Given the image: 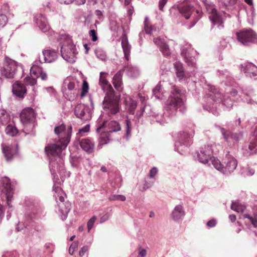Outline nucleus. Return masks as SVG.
<instances>
[{"instance_id":"obj_54","label":"nucleus","mask_w":257,"mask_h":257,"mask_svg":"<svg viewBox=\"0 0 257 257\" xmlns=\"http://www.w3.org/2000/svg\"><path fill=\"white\" fill-rule=\"evenodd\" d=\"M126 125V135L128 136L130 134L131 131V122L129 120H125Z\"/></svg>"},{"instance_id":"obj_14","label":"nucleus","mask_w":257,"mask_h":257,"mask_svg":"<svg viewBox=\"0 0 257 257\" xmlns=\"http://www.w3.org/2000/svg\"><path fill=\"white\" fill-rule=\"evenodd\" d=\"M209 13V18L212 24V27L216 26L219 29L223 28V19L221 16L217 13L213 6H210L207 8Z\"/></svg>"},{"instance_id":"obj_43","label":"nucleus","mask_w":257,"mask_h":257,"mask_svg":"<svg viewBox=\"0 0 257 257\" xmlns=\"http://www.w3.org/2000/svg\"><path fill=\"white\" fill-rule=\"evenodd\" d=\"M88 84L86 81H83L82 88V91L81 93V95L82 96H84L87 92L88 90Z\"/></svg>"},{"instance_id":"obj_45","label":"nucleus","mask_w":257,"mask_h":257,"mask_svg":"<svg viewBox=\"0 0 257 257\" xmlns=\"http://www.w3.org/2000/svg\"><path fill=\"white\" fill-rule=\"evenodd\" d=\"M78 242L74 241L70 245L69 248V253L72 255L75 250V249L78 247Z\"/></svg>"},{"instance_id":"obj_48","label":"nucleus","mask_w":257,"mask_h":257,"mask_svg":"<svg viewBox=\"0 0 257 257\" xmlns=\"http://www.w3.org/2000/svg\"><path fill=\"white\" fill-rule=\"evenodd\" d=\"M89 34L90 37L91 38V40L93 42H95L97 40L98 38L96 32L95 30L92 29L89 31Z\"/></svg>"},{"instance_id":"obj_28","label":"nucleus","mask_w":257,"mask_h":257,"mask_svg":"<svg viewBox=\"0 0 257 257\" xmlns=\"http://www.w3.org/2000/svg\"><path fill=\"white\" fill-rule=\"evenodd\" d=\"M242 93L244 95L243 99L248 104L251 105H255L256 101L254 100V92L251 88L245 89L242 90Z\"/></svg>"},{"instance_id":"obj_22","label":"nucleus","mask_w":257,"mask_h":257,"mask_svg":"<svg viewBox=\"0 0 257 257\" xmlns=\"http://www.w3.org/2000/svg\"><path fill=\"white\" fill-rule=\"evenodd\" d=\"M81 148L88 153H91L93 152L95 144L91 139H82L80 141Z\"/></svg>"},{"instance_id":"obj_13","label":"nucleus","mask_w":257,"mask_h":257,"mask_svg":"<svg viewBox=\"0 0 257 257\" xmlns=\"http://www.w3.org/2000/svg\"><path fill=\"white\" fill-rule=\"evenodd\" d=\"M17 69L16 62L11 59H6L1 68V73L6 78H13Z\"/></svg>"},{"instance_id":"obj_36","label":"nucleus","mask_w":257,"mask_h":257,"mask_svg":"<svg viewBox=\"0 0 257 257\" xmlns=\"http://www.w3.org/2000/svg\"><path fill=\"white\" fill-rule=\"evenodd\" d=\"M167 104L172 106L175 109H177V97L175 94L173 93L172 95L170 96L167 101Z\"/></svg>"},{"instance_id":"obj_6","label":"nucleus","mask_w":257,"mask_h":257,"mask_svg":"<svg viewBox=\"0 0 257 257\" xmlns=\"http://www.w3.org/2000/svg\"><path fill=\"white\" fill-rule=\"evenodd\" d=\"M66 147L64 146V144L62 142H59L56 144H48L45 148V151L47 156L50 160V164L55 168V163L52 160V158H56V160H58L60 163L63 164V159L61 157V152L63 150H64ZM58 168V166H56V169L59 170L60 168Z\"/></svg>"},{"instance_id":"obj_3","label":"nucleus","mask_w":257,"mask_h":257,"mask_svg":"<svg viewBox=\"0 0 257 257\" xmlns=\"http://www.w3.org/2000/svg\"><path fill=\"white\" fill-rule=\"evenodd\" d=\"M211 163L218 171L225 175H229L236 168L237 161L236 159L227 152L224 157L222 162L215 157L211 158Z\"/></svg>"},{"instance_id":"obj_27","label":"nucleus","mask_w":257,"mask_h":257,"mask_svg":"<svg viewBox=\"0 0 257 257\" xmlns=\"http://www.w3.org/2000/svg\"><path fill=\"white\" fill-rule=\"evenodd\" d=\"M154 43L159 48L160 51L164 55L168 56L170 55V51L168 45L166 43L163 39L157 38L154 39Z\"/></svg>"},{"instance_id":"obj_31","label":"nucleus","mask_w":257,"mask_h":257,"mask_svg":"<svg viewBox=\"0 0 257 257\" xmlns=\"http://www.w3.org/2000/svg\"><path fill=\"white\" fill-rule=\"evenodd\" d=\"M178 9L180 14V17H183L186 20H188L190 18L191 14L194 11L193 7L189 5H184L179 8L178 7Z\"/></svg>"},{"instance_id":"obj_10","label":"nucleus","mask_w":257,"mask_h":257,"mask_svg":"<svg viewBox=\"0 0 257 257\" xmlns=\"http://www.w3.org/2000/svg\"><path fill=\"white\" fill-rule=\"evenodd\" d=\"M194 133L193 125L191 124L190 126L185 128L184 131L180 133L179 136H178V144L179 143L180 146H184L185 148H187L192 143V139ZM178 148H179L178 145ZM178 151L179 148H178Z\"/></svg>"},{"instance_id":"obj_23","label":"nucleus","mask_w":257,"mask_h":257,"mask_svg":"<svg viewBox=\"0 0 257 257\" xmlns=\"http://www.w3.org/2000/svg\"><path fill=\"white\" fill-rule=\"evenodd\" d=\"M36 23L39 28L43 32H47L50 30V27L47 19L42 14H39L36 17Z\"/></svg>"},{"instance_id":"obj_53","label":"nucleus","mask_w":257,"mask_h":257,"mask_svg":"<svg viewBox=\"0 0 257 257\" xmlns=\"http://www.w3.org/2000/svg\"><path fill=\"white\" fill-rule=\"evenodd\" d=\"M229 38H226L223 39L220 41V45L222 48H225L227 47Z\"/></svg>"},{"instance_id":"obj_1","label":"nucleus","mask_w":257,"mask_h":257,"mask_svg":"<svg viewBox=\"0 0 257 257\" xmlns=\"http://www.w3.org/2000/svg\"><path fill=\"white\" fill-rule=\"evenodd\" d=\"M208 91L204 95L203 107L204 109L218 115V112L215 109L217 105L220 103L227 108H230L233 105V101L228 94L223 95L219 90L213 86L208 85Z\"/></svg>"},{"instance_id":"obj_41","label":"nucleus","mask_w":257,"mask_h":257,"mask_svg":"<svg viewBox=\"0 0 257 257\" xmlns=\"http://www.w3.org/2000/svg\"><path fill=\"white\" fill-rule=\"evenodd\" d=\"M125 199V197L122 195H112L109 197V200L110 201L120 200L124 201Z\"/></svg>"},{"instance_id":"obj_2","label":"nucleus","mask_w":257,"mask_h":257,"mask_svg":"<svg viewBox=\"0 0 257 257\" xmlns=\"http://www.w3.org/2000/svg\"><path fill=\"white\" fill-rule=\"evenodd\" d=\"M107 75V73L100 72L99 79V84L105 92L103 107L108 114H115L119 111V99L115 95V92L111 85L106 79Z\"/></svg>"},{"instance_id":"obj_62","label":"nucleus","mask_w":257,"mask_h":257,"mask_svg":"<svg viewBox=\"0 0 257 257\" xmlns=\"http://www.w3.org/2000/svg\"><path fill=\"white\" fill-rule=\"evenodd\" d=\"M5 209L4 208L3 206L0 204V218H2L4 216L5 214Z\"/></svg>"},{"instance_id":"obj_64","label":"nucleus","mask_w":257,"mask_h":257,"mask_svg":"<svg viewBox=\"0 0 257 257\" xmlns=\"http://www.w3.org/2000/svg\"><path fill=\"white\" fill-rule=\"evenodd\" d=\"M177 216V207H175L173 211L171 214V216L174 220H176V216Z\"/></svg>"},{"instance_id":"obj_52","label":"nucleus","mask_w":257,"mask_h":257,"mask_svg":"<svg viewBox=\"0 0 257 257\" xmlns=\"http://www.w3.org/2000/svg\"><path fill=\"white\" fill-rule=\"evenodd\" d=\"M158 170L156 167H153L149 173V177L151 178H153L158 173Z\"/></svg>"},{"instance_id":"obj_39","label":"nucleus","mask_w":257,"mask_h":257,"mask_svg":"<svg viewBox=\"0 0 257 257\" xmlns=\"http://www.w3.org/2000/svg\"><path fill=\"white\" fill-rule=\"evenodd\" d=\"M137 106V102L134 100H131L128 104V111L130 113L134 114Z\"/></svg>"},{"instance_id":"obj_9","label":"nucleus","mask_w":257,"mask_h":257,"mask_svg":"<svg viewBox=\"0 0 257 257\" xmlns=\"http://www.w3.org/2000/svg\"><path fill=\"white\" fill-rule=\"evenodd\" d=\"M236 38L238 42L245 46L257 42L256 34L251 29H244L237 32Z\"/></svg>"},{"instance_id":"obj_37","label":"nucleus","mask_w":257,"mask_h":257,"mask_svg":"<svg viewBox=\"0 0 257 257\" xmlns=\"http://www.w3.org/2000/svg\"><path fill=\"white\" fill-rule=\"evenodd\" d=\"M5 131L7 134L12 137L16 136L18 133L17 128L12 125H8L5 129Z\"/></svg>"},{"instance_id":"obj_12","label":"nucleus","mask_w":257,"mask_h":257,"mask_svg":"<svg viewBox=\"0 0 257 257\" xmlns=\"http://www.w3.org/2000/svg\"><path fill=\"white\" fill-rule=\"evenodd\" d=\"M4 188L2 191L6 194L7 204L12 207L11 201L14 194V188L12 187L10 179L8 177L2 178L0 180V187Z\"/></svg>"},{"instance_id":"obj_60","label":"nucleus","mask_w":257,"mask_h":257,"mask_svg":"<svg viewBox=\"0 0 257 257\" xmlns=\"http://www.w3.org/2000/svg\"><path fill=\"white\" fill-rule=\"evenodd\" d=\"M68 89L70 90H74L75 88V85L73 82H70L67 85Z\"/></svg>"},{"instance_id":"obj_33","label":"nucleus","mask_w":257,"mask_h":257,"mask_svg":"<svg viewBox=\"0 0 257 257\" xmlns=\"http://www.w3.org/2000/svg\"><path fill=\"white\" fill-rule=\"evenodd\" d=\"M99 145L102 146L107 144L109 141L110 133L109 132L101 130L100 132Z\"/></svg>"},{"instance_id":"obj_50","label":"nucleus","mask_w":257,"mask_h":257,"mask_svg":"<svg viewBox=\"0 0 257 257\" xmlns=\"http://www.w3.org/2000/svg\"><path fill=\"white\" fill-rule=\"evenodd\" d=\"M90 130V125L87 124L79 130L78 134L82 135V133L89 132Z\"/></svg>"},{"instance_id":"obj_5","label":"nucleus","mask_w":257,"mask_h":257,"mask_svg":"<svg viewBox=\"0 0 257 257\" xmlns=\"http://www.w3.org/2000/svg\"><path fill=\"white\" fill-rule=\"evenodd\" d=\"M231 208L238 213H241L239 218L243 219L246 225H251L254 228L257 227V206L252 209L253 213L246 212V206L236 202H232Z\"/></svg>"},{"instance_id":"obj_15","label":"nucleus","mask_w":257,"mask_h":257,"mask_svg":"<svg viewBox=\"0 0 257 257\" xmlns=\"http://www.w3.org/2000/svg\"><path fill=\"white\" fill-rule=\"evenodd\" d=\"M106 128L109 133L116 132L120 131L121 126L118 122L115 120H105L102 123H99L96 129L97 132H100L101 130Z\"/></svg>"},{"instance_id":"obj_17","label":"nucleus","mask_w":257,"mask_h":257,"mask_svg":"<svg viewBox=\"0 0 257 257\" xmlns=\"http://www.w3.org/2000/svg\"><path fill=\"white\" fill-rule=\"evenodd\" d=\"M20 118L24 125L29 124L33 126V122L35 119V113L34 109L31 107L24 109L20 114Z\"/></svg>"},{"instance_id":"obj_8","label":"nucleus","mask_w":257,"mask_h":257,"mask_svg":"<svg viewBox=\"0 0 257 257\" xmlns=\"http://www.w3.org/2000/svg\"><path fill=\"white\" fill-rule=\"evenodd\" d=\"M181 56L187 64L191 67L195 68L196 57L198 55L197 51L195 50L190 44L186 43L181 45Z\"/></svg>"},{"instance_id":"obj_42","label":"nucleus","mask_w":257,"mask_h":257,"mask_svg":"<svg viewBox=\"0 0 257 257\" xmlns=\"http://www.w3.org/2000/svg\"><path fill=\"white\" fill-rule=\"evenodd\" d=\"M144 29L146 33L148 34H151L153 30V27L150 25L147 19L145 20Z\"/></svg>"},{"instance_id":"obj_18","label":"nucleus","mask_w":257,"mask_h":257,"mask_svg":"<svg viewBox=\"0 0 257 257\" xmlns=\"http://www.w3.org/2000/svg\"><path fill=\"white\" fill-rule=\"evenodd\" d=\"M240 71L246 77L251 78L257 75V66L254 64L248 61L240 65Z\"/></svg>"},{"instance_id":"obj_46","label":"nucleus","mask_w":257,"mask_h":257,"mask_svg":"<svg viewBox=\"0 0 257 257\" xmlns=\"http://www.w3.org/2000/svg\"><path fill=\"white\" fill-rule=\"evenodd\" d=\"M178 219L182 218L185 215V211L183 207L181 205H178Z\"/></svg>"},{"instance_id":"obj_32","label":"nucleus","mask_w":257,"mask_h":257,"mask_svg":"<svg viewBox=\"0 0 257 257\" xmlns=\"http://www.w3.org/2000/svg\"><path fill=\"white\" fill-rule=\"evenodd\" d=\"M121 46L124 55V57L127 61L130 59L131 46L129 44L127 37L124 36L121 39Z\"/></svg>"},{"instance_id":"obj_59","label":"nucleus","mask_w":257,"mask_h":257,"mask_svg":"<svg viewBox=\"0 0 257 257\" xmlns=\"http://www.w3.org/2000/svg\"><path fill=\"white\" fill-rule=\"evenodd\" d=\"M88 250V247L87 246H83L82 247L79 252V254L80 256H82L84 253Z\"/></svg>"},{"instance_id":"obj_24","label":"nucleus","mask_w":257,"mask_h":257,"mask_svg":"<svg viewBox=\"0 0 257 257\" xmlns=\"http://www.w3.org/2000/svg\"><path fill=\"white\" fill-rule=\"evenodd\" d=\"M217 75L220 80L224 82L226 85H232L233 83V78L230 73L227 70H218Z\"/></svg>"},{"instance_id":"obj_55","label":"nucleus","mask_w":257,"mask_h":257,"mask_svg":"<svg viewBox=\"0 0 257 257\" xmlns=\"http://www.w3.org/2000/svg\"><path fill=\"white\" fill-rule=\"evenodd\" d=\"M39 77H40L42 80H47L48 77L47 74L45 72L41 70L39 72Z\"/></svg>"},{"instance_id":"obj_29","label":"nucleus","mask_w":257,"mask_h":257,"mask_svg":"<svg viewBox=\"0 0 257 257\" xmlns=\"http://www.w3.org/2000/svg\"><path fill=\"white\" fill-rule=\"evenodd\" d=\"M2 147L3 152L7 160L12 159L14 155L17 152L16 148L12 145H8L3 143L2 145Z\"/></svg>"},{"instance_id":"obj_44","label":"nucleus","mask_w":257,"mask_h":257,"mask_svg":"<svg viewBox=\"0 0 257 257\" xmlns=\"http://www.w3.org/2000/svg\"><path fill=\"white\" fill-rule=\"evenodd\" d=\"M8 22V18L6 15H0V28L4 27Z\"/></svg>"},{"instance_id":"obj_40","label":"nucleus","mask_w":257,"mask_h":257,"mask_svg":"<svg viewBox=\"0 0 257 257\" xmlns=\"http://www.w3.org/2000/svg\"><path fill=\"white\" fill-rule=\"evenodd\" d=\"M254 170L249 167L242 169L241 174L244 176H250L254 174Z\"/></svg>"},{"instance_id":"obj_35","label":"nucleus","mask_w":257,"mask_h":257,"mask_svg":"<svg viewBox=\"0 0 257 257\" xmlns=\"http://www.w3.org/2000/svg\"><path fill=\"white\" fill-rule=\"evenodd\" d=\"M84 105L82 103L77 104L74 109V112L76 116L78 118H82L85 114Z\"/></svg>"},{"instance_id":"obj_25","label":"nucleus","mask_w":257,"mask_h":257,"mask_svg":"<svg viewBox=\"0 0 257 257\" xmlns=\"http://www.w3.org/2000/svg\"><path fill=\"white\" fill-rule=\"evenodd\" d=\"M44 62L51 63L55 61L58 57V53L55 50L46 49L43 51Z\"/></svg>"},{"instance_id":"obj_56","label":"nucleus","mask_w":257,"mask_h":257,"mask_svg":"<svg viewBox=\"0 0 257 257\" xmlns=\"http://www.w3.org/2000/svg\"><path fill=\"white\" fill-rule=\"evenodd\" d=\"M30 74H31V77H34V78H36V79L37 78H38L39 76V75H38L37 74V71L34 69V68H32L30 70Z\"/></svg>"},{"instance_id":"obj_26","label":"nucleus","mask_w":257,"mask_h":257,"mask_svg":"<svg viewBox=\"0 0 257 257\" xmlns=\"http://www.w3.org/2000/svg\"><path fill=\"white\" fill-rule=\"evenodd\" d=\"M26 92L25 86L21 82H16L13 85V92L17 96L23 98Z\"/></svg>"},{"instance_id":"obj_21","label":"nucleus","mask_w":257,"mask_h":257,"mask_svg":"<svg viewBox=\"0 0 257 257\" xmlns=\"http://www.w3.org/2000/svg\"><path fill=\"white\" fill-rule=\"evenodd\" d=\"M248 149L249 152L246 153L247 155L257 153V125L249 139Z\"/></svg>"},{"instance_id":"obj_4","label":"nucleus","mask_w":257,"mask_h":257,"mask_svg":"<svg viewBox=\"0 0 257 257\" xmlns=\"http://www.w3.org/2000/svg\"><path fill=\"white\" fill-rule=\"evenodd\" d=\"M60 40L62 41L61 48L62 57L68 62L71 63L75 62L77 52L71 38L67 35H62Z\"/></svg>"},{"instance_id":"obj_38","label":"nucleus","mask_w":257,"mask_h":257,"mask_svg":"<svg viewBox=\"0 0 257 257\" xmlns=\"http://www.w3.org/2000/svg\"><path fill=\"white\" fill-rule=\"evenodd\" d=\"M24 83L27 85L34 86L37 83V80L36 78L31 77L29 76L26 77L24 79Z\"/></svg>"},{"instance_id":"obj_61","label":"nucleus","mask_w":257,"mask_h":257,"mask_svg":"<svg viewBox=\"0 0 257 257\" xmlns=\"http://www.w3.org/2000/svg\"><path fill=\"white\" fill-rule=\"evenodd\" d=\"M61 4H70L74 2V0H58Z\"/></svg>"},{"instance_id":"obj_49","label":"nucleus","mask_w":257,"mask_h":257,"mask_svg":"<svg viewBox=\"0 0 257 257\" xmlns=\"http://www.w3.org/2000/svg\"><path fill=\"white\" fill-rule=\"evenodd\" d=\"M161 90V86L158 84L153 89V93L155 96L158 98H160V93Z\"/></svg>"},{"instance_id":"obj_34","label":"nucleus","mask_w":257,"mask_h":257,"mask_svg":"<svg viewBox=\"0 0 257 257\" xmlns=\"http://www.w3.org/2000/svg\"><path fill=\"white\" fill-rule=\"evenodd\" d=\"M56 194L54 195L56 198V200L58 202V200L60 202H63L65 200V194L62 189L59 187H57L55 189Z\"/></svg>"},{"instance_id":"obj_19","label":"nucleus","mask_w":257,"mask_h":257,"mask_svg":"<svg viewBox=\"0 0 257 257\" xmlns=\"http://www.w3.org/2000/svg\"><path fill=\"white\" fill-rule=\"evenodd\" d=\"M178 80L182 83H186L189 82L190 77L193 75V73H189L184 71L182 63L178 62Z\"/></svg>"},{"instance_id":"obj_51","label":"nucleus","mask_w":257,"mask_h":257,"mask_svg":"<svg viewBox=\"0 0 257 257\" xmlns=\"http://www.w3.org/2000/svg\"><path fill=\"white\" fill-rule=\"evenodd\" d=\"M217 224V221L215 219H212L209 220L207 223V226L209 228H212L216 226Z\"/></svg>"},{"instance_id":"obj_16","label":"nucleus","mask_w":257,"mask_h":257,"mask_svg":"<svg viewBox=\"0 0 257 257\" xmlns=\"http://www.w3.org/2000/svg\"><path fill=\"white\" fill-rule=\"evenodd\" d=\"M219 129L223 138L228 143L231 142L237 143L243 139V132L231 133L223 127H219Z\"/></svg>"},{"instance_id":"obj_47","label":"nucleus","mask_w":257,"mask_h":257,"mask_svg":"<svg viewBox=\"0 0 257 257\" xmlns=\"http://www.w3.org/2000/svg\"><path fill=\"white\" fill-rule=\"evenodd\" d=\"M96 220V217L95 216H93L92 217H91L88 221L87 222V228L88 231H90V230L92 228L93 224L95 222V221Z\"/></svg>"},{"instance_id":"obj_63","label":"nucleus","mask_w":257,"mask_h":257,"mask_svg":"<svg viewBox=\"0 0 257 257\" xmlns=\"http://www.w3.org/2000/svg\"><path fill=\"white\" fill-rule=\"evenodd\" d=\"M99 51H97L96 54L97 56V57L100 59L101 60H105V58H106V56L105 54H99Z\"/></svg>"},{"instance_id":"obj_30","label":"nucleus","mask_w":257,"mask_h":257,"mask_svg":"<svg viewBox=\"0 0 257 257\" xmlns=\"http://www.w3.org/2000/svg\"><path fill=\"white\" fill-rule=\"evenodd\" d=\"M122 72L118 71L113 76L112 79V84L116 90L120 91L122 90L121 86L122 85Z\"/></svg>"},{"instance_id":"obj_57","label":"nucleus","mask_w":257,"mask_h":257,"mask_svg":"<svg viewBox=\"0 0 257 257\" xmlns=\"http://www.w3.org/2000/svg\"><path fill=\"white\" fill-rule=\"evenodd\" d=\"M167 0H160L159 3V8L161 11H163L164 6L167 3Z\"/></svg>"},{"instance_id":"obj_11","label":"nucleus","mask_w":257,"mask_h":257,"mask_svg":"<svg viewBox=\"0 0 257 257\" xmlns=\"http://www.w3.org/2000/svg\"><path fill=\"white\" fill-rule=\"evenodd\" d=\"M54 132L59 138V142L63 143L64 146L67 147L70 140L72 126H69L66 129L65 125L62 124L55 127Z\"/></svg>"},{"instance_id":"obj_20","label":"nucleus","mask_w":257,"mask_h":257,"mask_svg":"<svg viewBox=\"0 0 257 257\" xmlns=\"http://www.w3.org/2000/svg\"><path fill=\"white\" fill-rule=\"evenodd\" d=\"M185 94V90H179L178 88V109L182 114H184L187 110Z\"/></svg>"},{"instance_id":"obj_7","label":"nucleus","mask_w":257,"mask_h":257,"mask_svg":"<svg viewBox=\"0 0 257 257\" xmlns=\"http://www.w3.org/2000/svg\"><path fill=\"white\" fill-rule=\"evenodd\" d=\"M216 145L214 144H208L207 145L201 147L199 151L195 153L194 157L200 163L206 164L209 161L211 162V157L213 153L216 152L215 150Z\"/></svg>"},{"instance_id":"obj_58","label":"nucleus","mask_w":257,"mask_h":257,"mask_svg":"<svg viewBox=\"0 0 257 257\" xmlns=\"http://www.w3.org/2000/svg\"><path fill=\"white\" fill-rule=\"evenodd\" d=\"M147 255V251L145 249H140L139 250L138 257H145Z\"/></svg>"}]
</instances>
